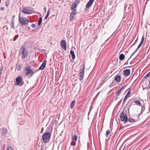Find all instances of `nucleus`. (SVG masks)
I'll list each match as a JSON object with an SVG mask.
<instances>
[{
    "label": "nucleus",
    "instance_id": "obj_1",
    "mask_svg": "<svg viewBox=\"0 0 150 150\" xmlns=\"http://www.w3.org/2000/svg\"><path fill=\"white\" fill-rule=\"evenodd\" d=\"M28 50L23 46H21L20 49L19 54L21 55L22 59H24L28 55Z\"/></svg>",
    "mask_w": 150,
    "mask_h": 150
},
{
    "label": "nucleus",
    "instance_id": "obj_2",
    "mask_svg": "<svg viewBox=\"0 0 150 150\" xmlns=\"http://www.w3.org/2000/svg\"><path fill=\"white\" fill-rule=\"evenodd\" d=\"M51 134L50 132H45L42 135V139L44 142L45 143L49 142Z\"/></svg>",
    "mask_w": 150,
    "mask_h": 150
},
{
    "label": "nucleus",
    "instance_id": "obj_3",
    "mask_svg": "<svg viewBox=\"0 0 150 150\" xmlns=\"http://www.w3.org/2000/svg\"><path fill=\"white\" fill-rule=\"evenodd\" d=\"M25 74L26 76L30 75V77H32L33 74L36 72V71H33L30 66H28L25 69Z\"/></svg>",
    "mask_w": 150,
    "mask_h": 150
},
{
    "label": "nucleus",
    "instance_id": "obj_4",
    "mask_svg": "<svg viewBox=\"0 0 150 150\" xmlns=\"http://www.w3.org/2000/svg\"><path fill=\"white\" fill-rule=\"evenodd\" d=\"M120 118L121 121L124 122L125 124L128 122L127 116L126 113H124V111L121 113L120 115Z\"/></svg>",
    "mask_w": 150,
    "mask_h": 150
},
{
    "label": "nucleus",
    "instance_id": "obj_5",
    "mask_svg": "<svg viewBox=\"0 0 150 150\" xmlns=\"http://www.w3.org/2000/svg\"><path fill=\"white\" fill-rule=\"evenodd\" d=\"M24 83L23 80L20 76H18L16 78L15 85L21 86L23 85Z\"/></svg>",
    "mask_w": 150,
    "mask_h": 150
},
{
    "label": "nucleus",
    "instance_id": "obj_6",
    "mask_svg": "<svg viewBox=\"0 0 150 150\" xmlns=\"http://www.w3.org/2000/svg\"><path fill=\"white\" fill-rule=\"evenodd\" d=\"M85 69V64H84L82 68L81 69L79 73V79L80 81H82L84 78Z\"/></svg>",
    "mask_w": 150,
    "mask_h": 150
},
{
    "label": "nucleus",
    "instance_id": "obj_7",
    "mask_svg": "<svg viewBox=\"0 0 150 150\" xmlns=\"http://www.w3.org/2000/svg\"><path fill=\"white\" fill-rule=\"evenodd\" d=\"M77 13L76 11V9H75L73 10V11H72L70 15V21H73L74 20V19L76 17V15Z\"/></svg>",
    "mask_w": 150,
    "mask_h": 150
},
{
    "label": "nucleus",
    "instance_id": "obj_8",
    "mask_svg": "<svg viewBox=\"0 0 150 150\" xmlns=\"http://www.w3.org/2000/svg\"><path fill=\"white\" fill-rule=\"evenodd\" d=\"M19 20L23 25L28 24V23L29 22L28 20L25 18H23V17L20 18H19Z\"/></svg>",
    "mask_w": 150,
    "mask_h": 150
},
{
    "label": "nucleus",
    "instance_id": "obj_9",
    "mask_svg": "<svg viewBox=\"0 0 150 150\" xmlns=\"http://www.w3.org/2000/svg\"><path fill=\"white\" fill-rule=\"evenodd\" d=\"M60 45L61 47L64 50H66V42L64 40H62L60 42Z\"/></svg>",
    "mask_w": 150,
    "mask_h": 150
},
{
    "label": "nucleus",
    "instance_id": "obj_10",
    "mask_svg": "<svg viewBox=\"0 0 150 150\" xmlns=\"http://www.w3.org/2000/svg\"><path fill=\"white\" fill-rule=\"evenodd\" d=\"M130 73V69H126L124 70L123 71V75L126 76H129Z\"/></svg>",
    "mask_w": 150,
    "mask_h": 150
},
{
    "label": "nucleus",
    "instance_id": "obj_11",
    "mask_svg": "<svg viewBox=\"0 0 150 150\" xmlns=\"http://www.w3.org/2000/svg\"><path fill=\"white\" fill-rule=\"evenodd\" d=\"M46 64V61L45 60L43 61V63L39 67V69L40 70H42L44 69L45 67Z\"/></svg>",
    "mask_w": 150,
    "mask_h": 150
},
{
    "label": "nucleus",
    "instance_id": "obj_12",
    "mask_svg": "<svg viewBox=\"0 0 150 150\" xmlns=\"http://www.w3.org/2000/svg\"><path fill=\"white\" fill-rule=\"evenodd\" d=\"M95 0H89L86 5V7L88 8L90 7L92 4Z\"/></svg>",
    "mask_w": 150,
    "mask_h": 150
},
{
    "label": "nucleus",
    "instance_id": "obj_13",
    "mask_svg": "<svg viewBox=\"0 0 150 150\" xmlns=\"http://www.w3.org/2000/svg\"><path fill=\"white\" fill-rule=\"evenodd\" d=\"M22 12L26 14H30L31 13L30 11L26 8H23L22 10Z\"/></svg>",
    "mask_w": 150,
    "mask_h": 150
},
{
    "label": "nucleus",
    "instance_id": "obj_14",
    "mask_svg": "<svg viewBox=\"0 0 150 150\" xmlns=\"http://www.w3.org/2000/svg\"><path fill=\"white\" fill-rule=\"evenodd\" d=\"M128 89H129V90L125 96L124 99V102H125L127 98L129 96L130 94V91L131 90V89L129 88Z\"/></svg>",
    "mask_w": 150,
    "mask_h": 150
},
{
    "label": "nucleus",
    "instance_id": "obj_15",
    "mask_svg": "<svg viewBox=\"0 0 150 150\" xmlns=\"http://www.w3.org/2000/svg\"><path fill=\"white\" fill-rule=\"evenodd\" d=\"M121 76L119 75H117L115 77L114 79L118 82H120L121 81Z\"/></svg>",
    "mask_w": 150,
    "mask_h": 150
},
{
    "label": "nucleus",
    "instance_id": "obj_16",
    "mask_svg": "<svg viewBox=\"0 0 150 150\" xmlns=\"http://www.w3.org/2000/svg\"><path fill=\"white\" fill-rule=\"evenodd\" d=\"M132 99H130L129 100L128 102V103H127V105H128V104H129V107H128V111H129V108H130V107H131V105H132V103H133V102H132Z\"/></svg>",
    "mask_w": 150,
    "mask_h": 150
},
{
    "label": "nucleus",
    "instance_id": "obj_17",
    "mask_svg": "<svg viewBox=\"0 0 150 150\" xmlns=\"http://www.w3.org/2000/svg\"><path fill=\"white\" fill-rule=\"evenodd\" d=\"M137 121V120L135 119H133L132 118L130 117L129 119L128 118V122L131 123L135 122Z\"/></svg>",
    "mask_w": 150,
    "mask_h": 150
},
{
    "label": "nucleus",
    "instance_id": "obj_18",
    "mask_svg": "<svg viewBox=\"0 0 150 150\" xmlns=\"http://www.w3.org/2000/svg\"><path fill=\"white\" fill-rule=\"evenodd\" d=\"M14 20L13 19H12L11 23V28H12L13 30L15 29L14 24Z\"/></svg>",
    "mask_w": 150,
    "mask_h": 150
},
{
    "label": "nucleus",
    "instance_id": "obj_19",
    "mask_svg": "<svg viewBox=\"0 0 150 150\" xmlns=\"http://www.w3.org/2000/svg\"><path fill=\"white\" fill-rule=\"evenodd\" d=\"M8 132L6 128H2L1 133L3 134H6Z\"/></svg>",
    "mask_w": 150,
    "mask_h": 150
},
{
    "label": "nucleus",
    "instance_id": "obj_20",
    "mask_svg": "<svg viewBox=\"0 0 150 150\" xmlns=\"http://www.w3.org/2000/svg\"><path fill=\"white\" fill-rule=\"evenodd\" d=\"M77 6V5L75 3H73L71 7V8L72 10L74 9H74L75 8H76Z\"/></svg>",
    "mask_w": 150,
    "mask_h": 150
},
{
    "label": "nucleus",
    "instance_id": "obj_21",
    "mask_svg": "<svg viewBox=\"0 0 150 150\" xmlns=\"http://www.w3.org/2000/svg\"><path fill=\"white\" fill-rule=\"evenodd\" d=\"M125 56L123 54H121L119 57V59L121 61H122L125 58Z\"/></svg>",
    "mask_w": 150,
    "mask_h": 150
},
{
    "label": "nucleus",
    "instance_id": "obj_22",
    "mask_svg": "<svg viewBox=\"0 0 150 150\" xmlns=\"http://www.w3.org/2000/svg\"><path fill=\"white\" fill-rule=\"evenodd\" d=\"M70 54L72 55V59H74L75 58V56L74 53V52L72 51L71 50L70 51Z\"/></svg>",
    "mask_w": 150,
    "mask_h": 150
},
{
    "label": "nucleus",
    "instance_id": "obj_23",
    "mask_svg": "<svg viewBox=\"0 0 150 150\" xmlns=\"http://www.w3.org/2000/svg\"><path fill=\"white\" fill-rule=\"evenodd\" d=\"M75 103V100H74L72 102L70 105V108L71 109H72L73 108Z\"/></svg>",
    "mask_w": 150,
    "mask_h": 150
},
{
    "label": "nucleus",
    "instance_id": "obj_24",
    "mask_svg": "<svg viewBox=\"0 0 150 150\" xmlns=\"http://www.w3.org/2000/svg\"><path fill=\"white\" fill-rule=\"evenodd\" d=\"M134 102L135 103V104L139 106L140 105L141 102L139 100H136L134 101Z\"/></svg>",
    "mask_w": 150,
    "mask_h": 150
},
{
    "label": "nucleus",
    "instance_id": "obj_25",
    "mask_svg": "<svg viewBox=\"0 0 150 150\" xmlns=\"http://www.w3.org/2000/svg\"><path fill=\"white\" fill-rule=\"evenodd\" d=\"M77 137L76 135H74L72 138V140L75 142H76L77 140Z\"/></svg>",
    "mask_w": 150,
    "mask_h": 150
},
{
    "label": "nucleus",
    "instance_id": "obj_26",
    "mask_svg": "<svg viewBox=\"0 0 150 150\" xmlns=\"http://www.w3.org/2000/svg\"><path fill=\"white\" fill-rule=\"evenodd\" d=\"M150 83V81L149 80L146 81L145 83H144V85L146 86H147V85L149 86Z\"/></svg>",
    "mask_w": 150,
    "mask_h": 150
},
{
    "label": "nucleus",
    "instance_id": "obj_27",
    "mask_svg": "<svg viewBox=\"0 0 150 150\" xmlns=\"http://www.w3.org/2000/svg\"><path fill=\"white\" fill-rule=\"evenodd\" d=\"M5 5L6 7H7L10 4L9 0H6L5 1Z\"/></svg>",
    "mask_w": 150,
    "mask_h": 150
},
{
    "label": "nucleus",
    "instance_id": "obj_28",
    "mask_svg": "<svg viewBox=\"0 0 150 150\" xmlns=\"http://www.w3.org/2000/svg\"><path fill=\"white\" fill-rule=\"evenodd\" d=\"M49 14H50V9H49V10H48V11H47V14L45 18V19H47V18L49 16Z\"/></svg>",
    "mask_w": 150,
    "mask_h": 150
},
{
    "label": "nucleus",
    "instance_id": "obj_29",
    "mask_svg": "<svg viewBox=\"0 0 150 150\" xmlns=\"http://www.w3.org/2000/svg\"><path fill=\"white\" fill-rule=\"evenodd\" d=\"M110 133V130H107L106 131L105 135L107 137H108V135Z\"/></svg>",
    "mask_w": 150,
    "mask_h": 150
},
{
    "label": "nucleus",
    "instance_id": "obj_30",
    "mask_svg": "<svg viewBox=\"0 0 150 150\" xmlns=\"http://www.w3.org/2000/svg\"><path fill=\"white\" fill-rule=\"evenodd\" d=\"M150 76V72H149L144 77V79H146Z\"/></svg>",
    "mask_w": 150,
    "mask_h": 150
},
{
    "label": "nucleus",
    "instance_id": "obj_31",
    "mask_svg": "<svg viewBox=\"0 0 150 150\" xmlns=\"http://www.w3.org/2000/svg\"><path fill=\"white\" fill-rule=\"evenodd\" d=\"M121 92V91L120 90H119L116 93V96H118V95H119L120 94Z\"/></svg>",
    "mask_w": 150,
    "mask_h": 150
},
{
    "label": "nucleus",
    "instance_id": "obj_32",
    "mask_svg": "<svg viewBox=\"0 0 150 150\" xmlns=\"http://www.w3.org/2000/svg\"><path fill=\"white\" fill-rule=\"evenodd\" d=\"M127 84L122 87L121 88L119 89L121 91L123 90L124 88L127 86Z\"/></svg>",
    "mask_w": 150,
    "mask_h": 150
},
{
    "label": "nucleus",
    "instance_id": "obj_33",
    "mask_svg": "<svg viewBox=\"0 0 150 150\" xmlns=\"http://www.w3.org/2000/svg\"><path fill=\"white\" fill-rule=\"evenodd\" d=\"M18 35H16L14 38L13 41H15L16 39L18 38Z\"/></svg>",
    "mask_w": 150,
    "mask_h": 150
},
{
    "label": "nucleus",
    "instance_id": "obj_34",
    "mask_svg": "<svg viewBox=\"0 0 150 150\" xmlns=\"http://www.w3.org/2000/svg\"><path fill=\"white\" fill-rule=\"evenodd\" d=\"M31 27L33 28H34L35 27V25L34 24H33L30 25Z\"/></svg>",
    "mask_w": 150,
    "mask_h": 150
},
{
    "label": "nucleus",
    "instance_id": "obj_35",
    "mask_svg": "<svg viewBox=\"0 0 150 150\" xmlns=\"http://www.w3.org/2000/svg\"><path fill=\"white\" fill-rule=\"evenodd\" d=\"M42 18L41 17H40L39 19V21H38L42 23Z\"/></svg>",
    "mask_w": 150,
    "mask_h": 150
},
{
    "label": "nucleus",
    "instance_id": "obj_36",
    "mask_svg": "<svg viewBox=\"0 0 150 150\" xmlns=\"http://www.w3.org/2000/svg\"><path fill=\"white\" fill-rule=\"evenodd\" d=\"M142 44H143L140 42L137 47L138 49H139L141 47Z\"/></svg>",
    "mask_w": 150,
    "mask_h": 150
},
{
    "label": "nucleus",
    "instance_id": "obj_37",
    "mask_svg": "<svg viewBox=\"0 0 150 150\" xmlns=\"http://www.w3.org/2000/svg\"><path fill=\"white\" fill-rule=\"evenodd\" d=\"M6 150H12V148L11 146H8Z\"/></svg>",
    "mask_w": 150,
    "mask_h": 150
},
{
    "label": "nucleus",
    "instance_id": "obj_38",
    "mask_svg": "<svg viewBox=\"0 0 150 150\" xmlns=\"http://www.w3.org/2000/svg\"><path fill=\"white\" fill-rule=\"evenodd\" d=\"M145 110V108L143 106H142V110H141V111L142 112L143 111H144Z\"/></svg>",
    "mask_w": 150,
    "mask_h": 150
},
{
    "label": "nucleus",
    "instance_id": "obj_39",
    "mask_svg": "<svg viewBox=\"0 0 150 150\" xmlns=\"http://www.w3.org/2000/svg\"><path fill=\"white\" fill-rule=\"evenodd\" d=\"M41 23L38 21V26H40V25Z\"/></svg>",
    "mask_w": 150,
    "mask_h": 150
},
{
    "label": "nucleus",
    "instance_id": "obj_40",
    "mask_svg": "<svg viewBox=\"0 0 150 150\" xmlns=\"http://www.w3.org/2000/svg\"><path fill=\"white\" fill-rule=\"evenodd\" d=\"M4 8L3 7H1L0 8V10L1 11H3L4 10Z\"/></svg>",
    "mask_w": 150,
    "mask_h": 150
},
{
    "label": "nucleus",
    "instance_id": "obj_41",
    "mask_svg": "<svg viewBox=\"0 0 150 150\" xmlns=\"http://www.w3.org/2000/svg\"><path fill=\"white\" fill-rule=\"evenodd\" d=\"M142 40H144V35H143L142 37Z\"/></svg>",
    "mask_w": 150,
    "mask_h": 150
},
{
    "label": "nucleus",
    "instance_id": "obj_42",
    "mask_svg": "<svg viewBox=\"0 0 150 150\" xmlns=\"http://www.w3.org/2000/svg\"><path fill=\"white\" fill-rule=\"evenodd\" d=\"M135 54V53L134 52L132 54V55L130 57H129L130 58L131 57L133 56V55L134 54Z\"/></svg>",
    "mask_w": 150,
    "mask_h": 150
},
{
    "label": "nucleus",
    "instance_id": "obj_43",
    "mask_svg": "<svg viewBox=\"0 0 150 150\" xmlns=\"http://www.w3.org/2000/svg\"><path fill=\"white\" fill-rule=\"evenodd\" d=\"M138 49H138V48H137L134 51V52L135 53L136 52H137V51L138 50Z\"/></svg>",
    "mask_w": 150,
    "mask_h": 150
},
{
    "label": "nucleus",
    "instance_id": "obj_44",
    "mask_svg": "<svg viewBox=\"0 0 150 150\" xmlns=\"http://www.w3.org/2000/svg\"><path fill=\"white\" fill-rule=\"evenodd\" d=\"M130 59V58H129L128 59V60H127V62H126V63H125V64H128V60L129 59Z\"/></svg>",
    "mask_w": 150,
    "mask_h": 150
},
{
    "label": "nucleus",
    "instance_id": "obj_45",
    "mask_svg": "<svg viewBox=\"0 0 150 150\" xmlns=\"http://www.w3.org/2000/svg\"><path fill=\"white\" fill-rule=\"evenodd\" d=\"M131 125H131V124H128V125H126L125 127H128V126H131Z\"/></svg>",
    "mask_w": 150,
    "mask_h": 150
},
{
    "label": "nucleus",
    "instance_id": "obj_46",
    "mask_svg": "<svg viewBox=\"0 0 150 150\" xmlns=\"http://www.w3.org/2000/svg\"><path fill=\"white\" fill-rule=\"evenodd\" d=\"M144 42V40H141V41L140 42L141 43H142L143 44V42Z\"/></svg>",
    "mask_w": 150,
    "mask_h": 150
},
{
    "label": "nucleus",
    "instance_id": "obj_47",
    "mask_svg": "<svg viewBox=\"0 0 150 150\" xmlns=\"http://www.w3.org/2000/svg\"><path fill=\"white\" fill-rule=\"evenodd\" d=\"M44 11H45V12H46V8H45V7L44 8Z\"/></svg>",
    "mask_w": 150,
    "mask_h": 150
},
{
    "label": "nucleus",
    "instance_id": "obj_48",
    "mask_svg": "<svg viewBox=\"0 0 150 150\" xmlns=\"http://www.w3.org/2000/svg\"><path fill=\"white\" fill-rule=\"evenodd\" d=\"M15 16H12V18H13V19H14V18H15Z\"/></svg>",
    "mask_w": 150,
    "mask_h": 150
},
{
    "label": "nucleus",
    "instance_id": "obj_49",
    "mask_svg": "<svg viewBox=\"0 0 150 150\" xmlns=\"http://www.w3.org/2000/svg\"><path fill=\"white\" fill-rule=\"evenodd\" d=\"M1 73H2V71H1H1H0V75H1Z\"/></svg>",
    "mask_w": 150,
    "mask_h": 150
},
{
    "label": "nucleus",
    "instance_id": "obj_50",
    "mask_svg": "<svg viewBox=\"0 0 150 150\" xmlns=\"http://www.w3.org/2000/svg\"><path fill=\"white\" fill-rule=\"evenodd\" d=\"M124 103H125V102H124V101H123V103H122V105H124Z\"/></svg>",
    "mask_w": 150,
    "mask_h": 150
},
{
    "label": "nucleus",
    "instance_id": "obj_51",
    "mask_svg": "<svg viewBox=\"0 0 150 150\" xmlns=\"http://www.w3.org/2000/svg\"><path fill=\"white\" fill-rule=\"evenodd\" d=\"M6 29L7 30H8V28L7 27Z\"/></svg>",
    "mask_w": 150,
    "mask_h": 150
},
{
    "label": "nucleus",
    "instance_id": "obj_52",
    "mask_svg": "<svg viewBox=\"0 0 150 150\" xmlns=\"http://www.w3.org/2000/svg\"><path fill=\"white\" fill-rule=\"evenodd\" d=\"M130 64H132V63H131V62L130 63Z\"/></svg>",
    "mask_w": 150,
    "mask_h": 150
},
{
    "label": "nucleus",
    "instance_id": "obj_53",
    "mask_svg": "<svg viewBox=\"0 0 150 150\" xmlns=\"http://www.w3.org/2000/svg\"><path fill=\"white\" fill-rule=\"evenodd\" d=\"M130 5L131 6V7H132V5Z\"/></svg>",
    "mask_w": 150,
    "mask_h": 150
},
{
    "label": "nucleus",
    "instance_id": "obj_54",
    "mask_svg": "<svg viewBox=\"0 0 150 150\" xmlns=\"http://www.w3.org/2000/svg\"><path fill=\"white\" fill-rule=\"evenodd\" d=\"M117 98H116V99H115V100H117Z\"/></svg>",
    "mask_w": 150,
    "mask_h": 150
},
{
    "label": "nucleus",
    "instance_id": "obj_55",
    "mask_svg": "<svg viewBox=\"0 0 150 150\" xmlns=\"http://www.w3.org/2000/svg\"><path fill=\"white\" fill-rule=\"evenodd\" d=\"M90 111L89 112V113H88L90 112Z\"/></svg>",
    "mask_w": 150,
    "mask_h": 150
},
{
    "label": "nucleus",
    "instance_id": "obj_56",
    "mask_svg": "<svg viewBox=\"0 0 150 150\" xmlns=\"http://www.w3.org/2000/svg\"><path fill=\"white\" fill-rule=\"evenodd\" d=\"M121 100H120V102L121 101Z\"/></svg>",
    "mask_w": 150,
    "mask_h": 150
}]
</instances>
